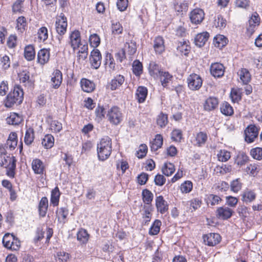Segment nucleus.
<instances>
[{
    "instance_id": "nucleus-33",
    "label": "nucleus",
    "mask_w": 262,
    "mask_h": 262,
    "mask_svg": "<svg viewBox=\"0 0 262 262\" xmlns=\"http://www.w3.org/2000/svg\"><path fill=\"white\" fill-rule=\"evenodd\" d=\"M205 201L207 204L209 206H214L219 204L222 201L221 198L215 194H208L206 195Z\"/></svg>"
},
{
    "instance_id": "nucleus-64",
    "label": "nucleus",
    "mask_w": 262,
    "mask_h": 262,
    "mask_svg": "<svg viewBox=\"0 0 262 262\" xmlns=\"http://www.w3.org/2000/svg\"><path fill=\"white\" fill-rule=\"evenodd\" d=\"M106 114L103 106L98 105L95 110V115L98 120H102L105 117Z\"/></svg>"
},
{
    "instance_id": "nucleus-49",
    "label": "nucleus",
    "mask_w": 262,
    "mask_h": 262,
    "mask_svg": "<svg viewBox=\"0 0 262 262\" xmlns=\"http://www.w3.org/2000/svg\"><path fill=\"white\" fill-rule=\"evenodd\" d=\"M167 115L161 112L157 117V123L161 128L164 127L168 123Z\"/></svg>"
},
{
    "instance_id": "nucleus-28",
    "label": "nucleus",
    "mask_w": 262,
    "mask_h": 262,
    "mask_svg": "<svg viewBox=\"0 0 262 262\" xmlns=\"http://www.w3.org/2000/svg\"><path fill=\"white\" fill-rule=\"evenodd\" d=\"M23 121L22 117L15 113H10L6 119L7 123L10 125H18Z\"/></svg>"
},
{
    "instance_id": "nucleus-5",
    "label": "nucleus",
    "mask_w": 262,
    "mask_h": 262,
    "mask_svg": "<svg viewBox=\"0 0 262 262\" xmlns=\"http://www.w3.org/2000/svg\"><path fill=\"white\" fill-rule=\"evenodd\" d=\"M4 246L12 250H18L20 246V242L12 234L6 233L3 237Z\"/></svg>"
},
{
    "instance_id": "nucleus-59",
    "label": "nucleus",
    "mask_w": 262,
    "mask_h": 262,
    "mask_svg": "<svg viewBox=\"0 0 262 262\" xmlns=\"http://www.w3.org/2000/svg\"><path fill=\"white\" fill-rule=\"evenodd\" d=\"M230 98L233 102H238L242 98L240 90L237 89H232L230 93Z\"/></svg>"
},
{
    "instance_id": "nucleus-63",
    "label": "nucleus",
    "mask_w": 262,
    "mask_h": 262,
    "mask_svg": "<svg viewBox=\"0 0 262 262\" xmlns=\"http://www.w3.org/2000/svg\"><path fill=\"white\" fill-rule=\"evenodd\" d=\"M89 41L90 45L94 47H97L100 42V39L99 36L97 34H92L89 37Z\"/></svg>"
},
{
    "instance_id": "nucleus-58",
    "label": "nucleus",
    "mask_w": 262,
    "mask_h": 262,
    "mask_svg": "<svg viewBox=\"0 0 262 262\" xmlns=\"http://www.w3.org/2000/svg\"><path fill=\"white\" fill-rule=\"evenodd\" d=\"M50 129L52 132L57 133L62 130V125L57 120H53L51 122Z\"/></svg>"
},
{
    "instance_id": "nucleus-27",
    "label": "nucleus",
    "mask_w": 262,
    "mask_h": 262,
    "mask_svg": "<svg viewBox=\"0 0 262 262\" xmlns=\"http://www.w3.org/2000/svg\"><path fill=\"white\" fill-rule=\"evenodd\" d=\"M243 84L247 85L251 80V75L246 69L243 68L237 73Z\"/></svg>"
},
{
    "instance_id": "nucleus-15",
    "label": "nucleus",
    "mask_w": 262,
    "mask_h": 262,
    "mask_svg": "<svg viewBox=\"0 0 262 262\" xmlns=\"http://www.w3.org/2000/svg\"><path fill=\"white\" fill-rule=\"evenodd\" d=\"M233 210L227 207H221L216 212V216L222 220H227L232 215Z\"/></svg>"
},
{
    "instance_id": "nucleus-53",
    "label": "nucleus",
    "mask_w": 262,
    "mask_h": 262,
    "mask_svg": "<svg viewBox=\"0 0 262 262\" xmlns=\"http://www.w3.org/2000/svg\"><path fill=\"white\" fill-rule=\"evenodd\" d=\"M260 23V18L257 13L252 15L251 18L249 20V27L248 28V30H252L254 28L258 26Z\"/></svg>"
},
{
    "instance_id": "nucleus-2",
    "label": "nucleus",
    "mask_w": 262,
    "mask_h": 262,
    "mask_svg": "<svg viewBox=\"0 0 262 262\" xmlns=\"http://www.w3.org/2000/svg\"><path fill=\"white\" fill-rule=\"evenodd\" d=\"M24 98L23 89L19 85L14 87L13 91L7 96L4 103L7 107H11L15 103L20 104Z\"/></svg>"
},
{
    "instance_id": "nucleus-19",
    "label": "nucleus",
    "mask_w": 262,
    "mask_h": 262,
    "mask_svg": "<svg viewBox=\"0 0 262 262\" xmlns=\"http://www.w3.org/2000/svg\"><path fill=\"white\" fill-rule=\"evenodd\" d=\"M148 71L150 75L154 79H158L163 70L159 64L155 62L151 61L149 64Z\"/></svg>"
},
{
    "instance_id": "nucleus-56",
    "label": "nucleus",
    "mask_w": 262,
    "mask_h": 262,
    "mask_svg": "<svg viewBox=\"0 0 262 262\" xmlns=\"http://www.w3.org/2000/svg\"><path fill=\"white\" fill-rule=\"evenodd\" d=\"M0 56V65L2 68L4 70L8 69L10 68L11 64L10 57L6 55H3V56L1 55Z\"/></svg>"
},
{
    "instance_id": "nucleus-24",
    "label": "nucleus",
    "mask_w": 262,
    "mask_h": 262,
    "mask_svg": "<svg viewBox=\"0 0 262 262\" xmlns=\"http://www.w3.org/2000/svg\"><path fill=\"white\" fill-rule=\"evenodd\" d=\"M82 90L86 93H91L95 89V84L92 81L86 78H82L80 81Z\"/></svg>"
},
{
    "instance_id": "nucleus-39",
    "label": "nucleus",
    "mask_w": 262,
    "mask_h": 262,
    "mask_svg": "<svg viewBox=\"0 0 262 262\" xmlns=\"http://www.w3.org/2000/svg\"><path fill=\"white\" fill-rule=\"evenodd\" d=\"M89 234L86 230L81 229L77 234V240L82 244H85L88 242Z\"/></svg>"
},
{
    "instance_id": "nucleus-9",
    "label": "nucleus",
    "mask_w": 262,
    "mask_h": 262,
    "mask_svg": "<svg viewBox=\"0 0 262 262\" xmlns=\"http://www.w3.org/2000/svg\"><path fill=\"white\" fill-rule=\"evenodd\" d=\"M258 134L257 129L255 125H249L245 130V141L249 143L253 142Z\"/></svg>"
},
{
    "instance_id": "nucleus-35",
    "label": "nucleus",
    "mask_w": 262,
    "mask_h": 262,
    "mask_svg": "<svg viewBox=\"0 0 262 262\" xmlns=\"http://www.w3.org/2000/svg\"><path fill=\"white\" fill-rule=\"evenodd\" d=\"M150 148L151 150L156 151L161 148L163 144V137L160 134H157L155 136L154 140L150 143Z\"/></svg>"
},
{
    "instance_id": "nucleus-62",
    "label": "nucleus",
    "mask_w": 262,
    "mask_h": 262,
    "mask_svg": "<svg viewBox=\"0 0 262 262\" xmlns=\"http://www.w3.org/2000/svg\"><path fill=\"white\" fill-rule=\"evenodd\" d=\"M251 156L255 159L260 160L262 159V148L256 147L250 151Z\"/></svg>"
},
{
    "instance_id": "nucleus-14",
    "label": "nucleus",
    "mask_w": 262,
    "mask_h": 262,
    "mask_svg": "<svg viewBox=\"0 0 262 262\" xmlns=\"http://www.w3.org/2000/svg\"><path fill=\"white\" fill-rule=\"evenodd\" d=\"M158 212L164 214L168 210V205L162 195L157 196L155 200Z\"/></svg>"
},
{
    "instance_id": "nucleus-29",
    "label": "nucleus",
    "mask_w": 262,
    "mask_h": 262,
    "mask_svg": "<svg viewBox=\"0 0 262 262\" xmlns=\"http://www.w3.org/2000/svg\"><path fill=\"white\" fill-rule=\"evenodd\" d=\"M228 41V39L225 36L220 34L217 35L213 39V44L214 46L220 49L225 47Z\"/></svg>"
},
{
    "instance_id": "nucleus-12",
    "label": "nucleus",
    "mask_w": 262,
    "mask_h": 262,
    "mask_svg": "<svg viewBox=\"0 0 262 262\" xmlns=\"http://www.w3.org/2000/svg\"><path fill=\"white\" fill-rule=\"evenodd\" d=\"M69 44L74 51L80 47L81 43L80 33L78 30L72 31L69 35Z\"/></svg>"
},
{
    "instance_id": "nucleus-11",
    "label": "nucleus",
    "mask_w": 262,
    "mask_h": 262,
    "mask_svg": "<svg viewBox=\"0 0 262 262\" xmlns=\"http://www.w3.org/2000/svg\"><path fill=\"white\" fill-rule=\"evenodd\" d=\"M205 13L200 8L193 9L189 14L190 20L192 24H199L204 18Z\"/></svg>"
},
{
    "instance_id": "nucleus-23",
    "label": "nucleus",
    "mask_w": 262,
    "mask_h": 262,
    "mask_svg": "<svg viewBox=\"0 0 262 262\" xmlns=\"http://www.w3.org/2000/svg\"><path fill=\"white\" fill-rule=\"evenodd\" d=\"M209 34L207 32H203L198 34L194 38V43L199 47L203 46L208 40Z\"/></svg>"
},
{
    "instance_id": "nucleus-55",
    "label": "nucleus",
    "mask_w": 262,
    "mask_h": 262,
    "mask_svg": "<svg viewBox=\"0 0 262 262\" xmlns=\"http://www.w3.org/2000/svg\"><path fill=\"white\" fill-rule=\"evenodd\" d=\"M143 70L142 64L139 60H136L133 63V72L136 76H140Z\"/></svg>"
},
{
    "instance_id": "nucleus-45",
    "label": "nucleus",
    "mask_w": 262,
    "mask_h": 262,
    "mask_svg": "<svg viewBox=\"0 0 262 262\" xmlns=\"http://www.w3.org/2000/svg\"><path fill=\"white\" fill-rule=\"evenodd\" d=\"M226 25V20L222 16L218 15L214 17L213 21V26L216 28L222 29L224 28Z\"/></svg>"
},
{
    "instance_id": "nucleus-32",
    "label": "nucleus",
    "mask_w": 262,
    "mask_h": 262,
    "mask_svg": "<svg viewBox=\"0 0 262 262\" xmlns=\"http://www.w3.org/2000/svg\"><path fill=\"white\" fill-rule=\"evenodd\" d=\"M154 48L155 51L160 54L164 51V40L162 37L158 36L154 40Z\"/></svg>"
},
{
    "instance_id": "nucleus-61",
    "label": "nucleus",
    "mask_w": 262,
    "mask_h": 262,
    "mask_svg": "<svg viewBox=\"0 0 262 262\" xmlns=\"http://www.w3.org/2000/svg\"><path fill=\"white\" fill-rule=\"evenodd\" d=\"M17 26L16 28L17 30L20 32H23L25 29V27L27 25L26 20L25 17L20 16L17 19Z\"/></svg>"
},
{
    "instance_id": "nucleus-60",
    "label": "nucleus",
    "mask_w": 262,
    "mask_h": 262,
    "mask_svg": "<svg viewBox=\"0 0 262 262\" xmlns=\"http://www.w3.org/2000/svg\"><path fill=\"white\" fill-rule=\"evenodd\" d=\"M38 37L42 41H45L48 38V29L45 27H42L38 30Z\"/></svg>"
},
{
    "instance_id": "nucleus-52",
    "label": "nucleus",
    "mask_w": 262,
    "mask_h": 262,
    "mask_svg": "<svg viewBox=\"0 0 262 262\" xmlns=\"http://www.w3.org/2000/svg\"><path fill=\"white\" fill-rule=\"evenodd\" d=\"M161 226V222L159 220H156L149 229V234L153 235L158 234L160 231Z\"/></svg>"
},
{
    "instance_id": "nucleus-25",
    "label": "nucleus",
    "mask_w": 262,
    "mask_h": 262,
    "mask_svg": "<svg viewBox=\"0 0 262 262\" xmlns=\"http://www.w3.org/2000/svg\"><path fill=\"white\" fill-rule=\"evenodd\" d=\"M147 92V89L145 86H140L138 88L136 93V98L139 103H143L145 101Z\"/></svg>"
},
{
    "instance_id": "nucleus-30",
    "label": "nucleus",
    "mask_w": 262,
    "mask_h": 262,
    "mask_svg": "<svg viewBox=\"0 0 262 262\" xmlns=\"http://www.w3.org/2000/svg\"><path fill=\"white\" fill-rule=\"evenodd\" d=\"M124 81V77L120 75H117L110 82L111 90H115L120 86Z\"/></svg>"
},
{
    "instance_id": "nucleus-1",
    "label": "nucleus",
    "mask_w": 262,
    "mask_h": 262,
    "mask_svg": "<svg viewBox=\"0 0 262 262\" xmlns=\"http://www.w3.org/2000/svg\"><path fill=\"white\" fill-rule=\"evenodd\" d=\"M112 140L108 137L102 138L97 144V154L99 160L103 161L107 159L112 152Z\"/></svg>"
},
{
    "instance_id": "nucleus-10",
    "label": "nucleus",
    "mask_w": 262,
    "mask_h": 262,
    "mask_svg": "<svg viewBox=\"0 0 262 262\" xmlns=\"http://www.w3.org/2000/svg\"><path fill=\"white\" fill-rule=\"evenodd\" d=\"M203 240L206 245L213 246L220 242L221 237L218 233H210L203 236Z\"/></svg>"
},
{
    "instance_id": "nucleus-36",
    "label": "nucleus",
    "mask_w": 262,
    "mask_h": 262,
    "mask_svg": "<svg viewBox=\"0 0 262 262\" xmlns=\"http://www.w3.org/2000/svg\"><path fill=\"white\" fill-rule=\"evenodd\" d=\"M188 7L189 2L188 1H183L174 3V8L178 12H186L188 10Z\"/></svg>"
},
{
    "instance_id": "nucleus-13",
    "label": "nucleus",
    "mask_w": 262,
    "mask_h": 262,
    "mask_svg": "<svg viewBox=\"0 0 262 262\" xmlns=\"http://www.w3.org/2000/svg\"><path fill=\"white\" fill-rule=\"evenodd\" d=\"M211 74L214 77H221L224 75L225 68L223 64L215 62L211 64L210 68Z\"/></svg>"
},
{
    "instance_id": "nucleus-44",
    "label": "nucleus",
    "mask_w": 262,
    "mask_h": 262,
    "mask_svg": "<svg viewBox=\"0 0 262 262\" xmlns=\"http://www.w3.org/2000/svg\"><path fill=\"white\" fill-rule=\"evenodd\" d=\"M221 113L225 116H231L233 114V109L229 103L224 102L220 107Z\"/></svg>"
},
{
    "instance_id": "nucleus-6",
    "label": "nucleus",
    "mask_w": 262,
    "mask_h": 262,
    "mask_svg": "<svg viewBox=\"0 0 262 262\" xmlns=\"http://www.w3.org/2000/svg\"><path fill=\"white\" fill-rule=\"evenodd\" d=\"M16 161L14 157L7 155L4 145H0V166L7 168L12 164H16Z\"/></svg>"
},
{
    "instance_id": "nucleus-4",
    "label": "nucleus",
    "mask_w": 262,
    "mask_h": 262,
    "mask_svg": "<svg viewBox=\"0 0 262 262\" xmlns=\"http://www.w3.org/2000/svg\"><path fill=\"white\" fill-rule=\"evenodd\" d=\"M55 26L56 31L59 35L58 37V39L60 43L62 36L66 33L68 26L67 18L63 13H61L56 17Z\"/></svg>"
},
{
    "instance_id": "nucleus-42",
    "label": "nucleus",
    "mask_w": 262,
    "mask_h": 262,
    "mask_svg": "<svg viewBox=\"0 0 262 262\" xmlns=\"http://www.w3.org/2000/svg\"><path fill=\"white\" fill-rule=\"evenodd\" d=\"M163 173L166 176H171L175 171L174 165L170 162L165 163L162 168Z\"/></svg>"
},
{
    "instance_id": "nucleus-18",
    "label": "nucleus",
    "mask_w": 262,
    "mask_h": 262,
    "mask_svg": "<svg viewBox=\"0 0 262 262\" xmlns=\"http://www.w3.org/2000/svg\"><path fill=\"white\" fill-rule=\"evenodd\" d=\"M218 99L214 97H209L204 103V108L206 111H211L215 110L218 106Z\"/></svg>"
},
{
    "instance_id": "nucleus-37",
    "label": "nucleus",
    "mask_w": 262,
    "mask_h": 262,
    "mask_svg": "<svg viewBox=\"0 0 262 262\" xmlns=\"http://www.w3.org/2000/svg\"><path fill=\"white\" fill-rule=\"evenodd\" d=\"M158 78L160 79L162 85L166 87L167 84L172 80V76L168 72L163 71Z\"/></svg>"
},
{
    "instance_id": "nucleus-34",
    "label": "nucleus",
    "mask_w": 262,
    "mask_h": 262,
    "mask_svg": "<svg viewBox=\"0 0 262 262\" xmlns=\"http://www.w3.org/2000/svg\"><path fill=\"white\" fill-rule=\"evenodd\" d=\"M143 213H142V218L145 224H147L150 221L151 218V212L153 208L151 206H145L143 207Z\"/></svg>"
},
{
    "instance_id": "nucleus-22",
    "label": "nucleus",
    "mask_w": 262,
    "mask_h": 262,
    "mask_svg": "<svg viewBox=\"0 0 262 262\" xmlns=\"http://www.w3.org/2000/svg\"><path fill=\"white\" fill-rule=\"evenodd\" d=\"M242 201L246 204L253 202L256 198V193L253 190L246 189L242 193Z\"/></svg>"
},
{
    "instance_id": "nucleus-57",
    "label": "nucleus",
    "mask_w": 262,
    "mask_h": 262,
    "mask_svg": "<svg viewBox=\"0 0 262 262\" xmlns=\"http://www.w3.org/2000/svg\"><path fill=\"white\" fill-rule=\"evenodd\" d=\"M248 160V157L244 152L239 153L235 160V163L241 166L244 165Z\"/></svg>"
},
{
    "instance_id": "nucleus-43",
    "label": "nucleus",
    "mask_w": 262,
    "mask_h": 262,
    "mask_svg": "<svg viewBox=\"0 0 262 262\" xmlns=\"http://www.w3.org/2000/svg\"><path fill=\"white\" fill-rule=\"evenodd\" d=\"M69 214L68 209L65 207H61L56 211L57 217L60 222L64 223L65 220Z\"/></svg>"
},
{
    "instance_id": "nucleus-48",
    "label": "nucleus",
    "mask_w": 262,
    "mask_h": 262,
    "mask_svg": "<svg viewBox=\"0 0 262 262\" xmlns=\"http://www.w3.org/2000/svg\"><path fill=\"white\" fill-rule=\"evenodd\" d=\"M243 184L239 178L236 179L230 183V189L234 193H237L242 188Z\"/></svg>"
},
{
    "instance_id": "nucleus-26",
    "label": "nucleus",
    "mask_w": 262,
    "mask_h": 262,
    "mask_svg": "<svg viewBox=\"0 0 262 262\" xmlns=\"http://www.w3.org/2000/svg\"><path fill=\"white\" fill-rule=\"evenodd\" d=\"M48 208V200L47 197H42L38 204V212L40 217H45Z\"/></svg>"
},
{
    "instance_id": "nucleus-20",
    "label": "nucleus",
    "mask_w": 262,
    "mask_h": 262,
    "mask_svg": "<svg viewBox=\"0 0 262 262\" xmlns=\"http://www.w3.org/2000/svg\"><path fill=\"white\" fill-rule=\"evenodd\" d=\"M32 168L35 174H42L45 170V165L41 160L36 158L32 162Z\"/></svg>"
},
{
    "instance_id": "nucleus-21",
    "label": "nucleus",
    "mask_w": 262,
    "mask_h": 262,
    "mask_svg": "<svg viewBox=\"0 0 262 262\" xmlns=\"http://www.w3.org/2000/svg\"><path fill=\"white\" fill-rule=\"evenodd\" d=\"M50 59V51L46 49L39 50L37 54V61L39 63L44 65L47 63Z\"/></svg>"
},
{
    "instance_id": "nucleus-46",
    "label": "nucleus",
    "mask_w": 262,
    "mask_h": 262,
    "mask_svg": "<svg viewBox=\"0 0 262 262\" xmlns=\"http://www.w3.org/2000/svg\"><path fill=\"white\" fill-rule=\"evenodd\" d=\"M56 260L59 262H67L71 258V255L64 251H59L56 253Z\"/></svg>"
},
{
    "instance_id": "nucleus-16",
    "label": "nucleus",
    "mask_w": 262,
    "mask_h": 262,
    "mask_svg": "<svg viewBox=\"0 0 262 262\" xmlns=\"http://www.w3.org/2000/svg\"><path fill=\"white\" fill-rule=\"evenodd\" d=\"M62 80V74L59 70H55L52 73L51 77V83L52 87L57 89L60 85Z\"/></svg>"
},
{
    "instance_id": "nucleus-40",
    "label": "nucleus",
    "mask_w": 262,
    "mask_h": 262,
    "mask_svg": "<svg viewBox=\"0 0 262 262\" xmlns=\"http://www.w3.org/2000/svg\"><path fill=\"white\" fill-rule=\"evenodd\" d=\"M60 192L58 187L52 190L51 195L50 203L53 206H57L59 203Z\"/></svg>"
},
{
    "instance_id": "nucleus-7",
    "label": "nucleus",
    "mask_w": 262,
    "mask_h": 262,
    "mask_svg": "<svg viewBox=\"0 0 262 262\" xmlns=\"http://www.w3.org/2000/svg\"><path fill=\"white\" fill-rule=\"evenodd\" d=\"M188 88L192 91L199 90L202 86L203 80L196 74H190L187 79Z\"/></svg>"
},
{
    "instance_id": "nucleus-3",
    "label": "nucleus",
    "mask_w": 262,
    "mask_h": 262,
    "mask_svg": "<svg viewBox=\"0 0 262 262\" xmlns=\"http://www.w3.org/2000/svg\"><path fill=\"white\" fill-rule=\"evenodd\" d=\"M106 117L111 124L118 125L123 121V115L119 107L113 106L108 109Z\"/></svg>"
},
{
    "instance_id": "nucleus-38",
    "label": "nucleus",
    "mask_w": 262,
    "mask_h": 262,
    "mask_svg": "<svg viewBox=\"0 0 262 262\" xmlns=\"http://www.w3.org/2000/svg\"><path fill=\"white\" fill-rule=\"evenodd\" d=\"M41 144L45 148L47 149L51 148L54 144V137L50 134L46 135L42 140Z\"/></svg>"
},
{
    "instance_id": "nucleus-41",
    "label": "nucleus",
    "mask_w": 262,
    "mask_h": 262,
    "mask_svg": "<svg viewBox=\"0 0 262 262\" xmlns=\"http://www.w3.org/2000/svg\"><path fill=\"white\" fill-rule=\"evenodd\" d=\"M142 196L143 202L146 204V206H149L154 198L152 193L148 189H145L142 190Z\"/></svg>"
},
{
    "instance_id": "nucleus-31",
    "label": "nucleus",
    "mask_w": 262,
    "mask_h": 262,
    "mask_svg": "<svg viewBox=\"0 0 262 262\" xmlns=\"http://www.w3.org/2000/svg\"><path fill=\"white\" fill-rule=\"evenodd\" d=\"M24 56L28 61H31L34 59L35 52L33 46L29 45L25 47L24 49Z\"/></svg>"
},
{
    "instance_id": "nucleus-47",
    "label": "nucleus",
    "mask_w": 262,
    "mask_h": 262,
    "mask_svg": "<svg viewBox=\"0 0 262 262\" xmlns=\"http://www.w3.org/2000/svg\"><path fill=\"white\" fill-rule=\"evenodd\" d=\"M34 139V132L32 128H28L25 133L24 141L26 144L30 145Z\"/></svg>"
},
{
    "instance_id": "nucleus-54",
    "label": "nucleus",
    "mask_w": 262,
    "mask_h": 262,
    "mask_svg": "<svg viewBox=\"0 0 262 262\" xmlns=\"http://www.w3.org/2000/svg\"><path fill=\"white\" fill-rule=\"evenodd\" d=\"M193 184L190 181H185L181 184L180 190L183 193H189L192 189Z\"/></svg>"
},
{
    "instance_id": "nucleus-50",
    "label": "nucleus",
    "mask_w": 262,
    "mask_h": 262,
    "mask_svg": "<svg viewBox=\"0 0 262 262\" xmlns=\"http://www.w3.org/2000/svg\"><path fill=\"white\" fill-rule=\"evenodd\" d=\"M188 42L184 41L180 42L178 44L177 50L181 53L182 54L187 55L189 53L190 47L188 44Z\"/></svg>"
},
{
    "instance_id": "nucleus-51",
    "label": "nucleus",
    "mask_w": 262,
    "mask_h": 262,
    "mask_svg": "<svg viewBox=\"0 0 262 262\" xmlns=\"http://www.w3.org/2000/svg\"><path fill=\"white\" fill-rule=\"evenodd\" d=\"M217 157L220 161L225 162L231 158V154L227 150L221 149L217 154Z\"/></svg>"
},
{
    "instance_id": "nucleus-8",
    "label": "nucleus",
    "mask_w": 262,
    "mask_h": 262,
    "mask_svg": "<svg viewBox=\"0 0 262 262\" xmlns=\"http://www.w3.org/2000/svg\"><path fill=\"white\" fill-rule=\"evenodd\" d=\"M101 54L98 49H93L90 56V61L92 68L97 69L99 68L101 62Z\"/></svg>"
},
{
    "instance_id": "nucleus-17",
    "label": "nucleus",
    "mask_w": 262,
    "mask_h": 262,
    "mask_svg": "<svg viewBox=\"0 0 262 262\" xmlns=\"http://www.w3.org/2000/svg\"><path fill=\"white\" fill-rule=\"evenodd\" d=\"M207 139L208 136L205 132H200L195 135L192 143L195 146L202 147L205 144Z\"/></svg>"
}]
</instances>
